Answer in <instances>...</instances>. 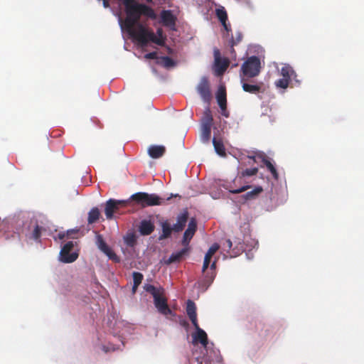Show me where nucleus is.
Segmentation results:
<instances>
[{"mask_svg":"<svg viewBox=\"0 0 364 364\" xmlns=\"http://www.w3.org/2000/svg\"><path fill=\"white\" fill-rule=\"evenodd\" d=\"M122 1L127 16L121 23L122 28L124 29L134 40L146 42L145 35L153 38V34L146 30V26L140 23L139 20L142 15L155 19L156 15L154 9L146 4H139L134 0Z\"/></svg>","mask_w":364,"mask_h":364,"instance_id":"f257e3e1","label":"nucleus"},{"mask_svg":"<svg viewBox=\"0 0 364 364\" xmlns=\"http://www.w3.org/2000/svg\"><path fill=\"white\" fill-rule=\"evenodd\" d=\"M130 199L142 208L160 205H162L164 202V199L160 198L156 194H149L145 192L136 193L131 196Z\"/></svg>","mask_w":364,"mask_h":364,"instance_id":"f03ea898","label":"nucleus"},{"mask_svg":"<svg viewBox=\"0 0 364 364\" xmlns=\"http://www.w3.org/2000/svg\"><path fill=\"white\" fill-rule=\"evenodd\" d=\"M240 78H252L259 75L261 70V62L258 57L251 56L241 66Z\"/></svg>","mask_w":364,"mask_h":364,"instance_id":"7ed1b4c3","label":"nucleus"},{"mask_svg":"<svg viewBox=\"0 0 364 364\" xmlns=\"http://www.w3.org/2000/svg\"><path fill=\"white\" fill-rule=\"evenodd\" d=\"M213 124V117L209 107L203 112L201 124L200 140L203 143H208L211 136V127Z\"/></svg>","mask_w":364,"mask_h":364,"instance_id":"20e7f679","label":"nucleus"},{"mask_svg":"<svg viewBox=\"0 0 364 364\" xmlns=\"http://www.w3.org/2000/svg\"><path fill=\"white\" fill-rule=\"evenodd\" d=\"M128 200L109 199L105 203V213L107 220L113 218L114 213H116L122 207H126Z\"/></svg>","mask_w":364,"mask_h":364,"instance_id":"39448f33","label":"nucleus"},{"mask_svg":"<svg viewBox=\"0 0 364 364\" xmlns=\"http://www.w3.org/2000/svg\"><path fill=\"white\" fill-rule=\"evenodd\" d=\"M74 247V242L72 241L68 242L62 247L60 252V259L64 263H71L75 262L78 257V253L73 252L70 253V251Z\"/></svg>","mask_w":364,"mask_h":364,"instance_id":"423d86ee","label":"nucleus"},{"mask_svg":"<svg viewBox=\"0 0 364 364\" xmlns=\"http://www.w3.org/2000/svg\"><path fill=\"white\" fill-rule=\"evenodd\" d=\"M146 30L153 34L154 37H149V36L145 35L146 42L141 41V40H135L140 44L141 46H146L149 42L154 43L159 46H164L165 43L166 38L164 36L163 29L159 28L156 30V33L155 34L154 31L146 26Z\"/></svg>","mask_w":364,"mask_h":364,"instance_id":"0eeeda50","label":"nucleus"},{"mask_svg":"<svg viewBox=\"0 0 364 364\" xmlns=\"http://www.w3.org/2000/svg\"><path fill=\"white\" fill-rule=\"evenodd\" d=\"M217 102L220 108L221 114L225 117H229L230 113L227 109V93L224 85H220L215 95Z\"/></svg>","mask_w":364,"mask_h":364,"instance_id":"6e6552de","label":"nucleus"},{"mask_svg":"<svg viewBox=\"0 0 364 364\" xmlns=\"http://www.w3.org/2000/svg\"><path fill=\"white\" fill-rule=\"evenodd\" d=\"M197 92L202 100L207 103H210L212 99L210 83L207 77H203L197 86Z\"/></svg>","mask_w":364,"mask_h":364,"instance_id":"1a4fd4ad","label":"nucleus"},{"mask_svg":"<svg viewBox=\"0 0 364 364\" xmlns=\"http://www.w3.org/2000/svg\"><path fill=\"white\" fill-rule=\"evenodd\" d=\"M154 304L158 311L164 316L173 315L172 310L169 308L167 299L162 294L159 295L154 299Z\"/></svg>","mask_w":364,"mask_h":364,"instance_id":"9d476101","label":"nucleus"},{"mask_svg":"<svg viewBox=\"0 0 364 364\" xmlns=\"http://www.w3.org/2000/svg\"><path fill=\"white\" fill-rule=\"evenodd\" d=\"M197 230V223L195 218H191L188 223V228L183 234L181 244L183 247H190L189 243Z\"/></svg>","mask_w":364,"mask_h":364,"instance_id":"9b49d317","label":"nucleus"},{"mask_svg":"<svg viewBox=\"0 0 364 364\" xmlns=\"http://www.w3.org/2000/svg\"><path fill=\"white\" fill-rule=\"evenodd\" d=\"M97 245L98 248L105 253L110 259H112L115 262H119V259L117 255L114 253V251L107 245L105 241L104 240L103 237L101 235H97Z\"/></svg>","mask_w":364,"mask_h":364,"instance_id":"f8f14e48","label":"nucleus"},{"mask_svg":"<svg viewBox=\"0 0 364 364\" xmlns=\"http://www.w3.org/2000/svg\"><path fill=\"white\" fill-rule=\"evenodd\" d=\"M161 19L164 26L176 30V17L171 10H163L161 13Z\"/></svg>","mask_w":364,"mask_h":364,"instance_id":"ddd939ff","label":"nucleus"},{"mask_svg":"<svg viewBox=\"0 0 364 364\" xmlns=\"http://www.w3.org/2000/svg\"><path fill=\"white\" fill-rule=\"evenodd\" d=\"M193 326L196 332L192 334L193 342L194 343H200L203 347L206 348L208 343L207 333L200 328L198 323Z\"/></svg>","mask_w":364,"mask_h":364,"instance_id":"4468645a","label":"nucleus"},{"mask_svg":"<svg viewBox=\"0 0 364 364\" xmlns=\"http://www.w3.org/2000/svg\"><path fill=\"white\" fill-rule=\"evenodd\" d=\"M191 247H183L180 251L173 252L168 259L165 261L166 264L176 263L181 262L183 257L187 255L190 252Z\"/></svg>","mask_w":364,"mask_h":364,"instance_id":"2eb2a0df","label":"nucleus"},{"mask_svg":"<svg viewBox=\"0 0 364 364\" xmlns=\"http://www.w3.org/2000/svg\"><path fill=\"white\" fill-rule=\"evenodd\" d=\"M249 78H245L244 77H242L240 78L242 87L245 92H249L251 94H257L259 93L261 91V84H250L247 83V81Z\"/></svg>","mask_w":364,"mask_h":364,"instance_id":"dca6fc26","label":"nucleus"},{"mask_svg":"<svg viewBox=\"0 0 364 364\" xmlns=\"http://www.w3.org/2000/svg\"><path fill=\"white\" fill-rule=\"evenodd\" d=\"M186 313L192 324L196 326V323H198L196 306L195 303L191 300H188L187 301Z\"/></svg>","mask_w":364,"mask_h":364,"instance_id":"f3484780","label":"nucleus"},{"mask_svg":"<svg viewBox=\"0 0 364 364\" xmlns=\"http://www.w3.org/2000/svg\"><path fill=\"white\" fill-rule=\"evenodd\" d=\"M188 218V213L187 211L178 215L177 217V222L173 226V231L176 232L182 231L186 226Z\"/></svg>","mask_w":364,"mask_h":364,"instance_id":"a211bd4d","label":"nucleus"},{"mask_svg":"<svg viewBox=\"0 0 364 364\" xmlns=\"http://www.w3.org/2000/svg\"><path fill=\"white\" fill-rule=\"evenodd\" d=\"M166 152L165 146L162 145H151L148 149V154L152 159H159Z\"/></svg>","mask_w":364,"mask_h":364,"instance_id":"6ab92c4d","label":"nucleus"},{"mask_svg":"<svg viewBox=\"0 0 364 364\" xmlns=\"http://www.w3.org/2000/svg\"><path fill=\"white\" fill-rule=\"evenodd\" d=\"M154 230V225L150 220H142L139 226V232L142 235H149Z\"/></svg>","mask_w":364,"mask_h":364,"instance_id":"aec40b11","label":"nucleus"},{"mask_svg":"<svg viewBox=\"0 0 364 364\" xmlns=\"http://www.w3.org/2000/svg\"><path fill=\"white\" fill-rule=\"evenodd\" d=\"M213 144L215 149V152L220 156L225 157L226 156V150L221 139H217L213 137Z\"/></svg>","mask_w":364,"mask_h":364,"instance_id":"412c9836","label":"nucleus"},{"mask_svg":"<svg viewBox=\"0 0 364 364\" xmlns=\"http://www.w3.org/2000/svg\"><path fill=\"white\" fill-rule=\"evenodd\" d=\"M161 229H162V233L159 235V240H163L165 239L168 238L171 235L173 230V227L171 226L170 223L168 221H164L161 223Z\"/></svg>","mask_w":364,"mask_h":364,"instance_id":"4be33fe9","label":"nucleus"},{"mask_svg":"<svg viewBox=\"0 0 364 364\" xmlns=\"http://www.w3.org/2000/svg\"><path fill=\"white\" fill-rule=\"evenodd\" d=\"M242 33L237 31L235 32V36H232L231 40L229 42L230 46V52L232 55H235V50L234 49V46H237L239 43H240L242 40Z\"/></svg>","mask_w":364,"mask_h":364,"instance_id":"5701e85b","label":"nucleus"},{"mask_svg":"<svg viewBox=\"0 0 364 364\" xmlns=\"http://www.w3.org/2000/svg\"><path fill=\"white\" fill-rule=\"evenodd\" d=\"M263 191L261 186H256L252 191L247 192L242 196L245 200H251L257 198L258 196Z\"/></svg>","mask_w":364,"mask_h":364,"instance_id":"b1692460","label":"nucleus"},{"mask_svg":"<svg viewBox=\"0 0 364 364\" xmlns=\"http://www.w3.org/2000/svg\"><path fill=\"white\" fill-rule=\"evenodd\" d=\"M144 289L146 291L151 294L153 296L154 299L158 296L159 295L164 294L163 288L157 289L152 284H146L144 286Z\"/></svg>","mask_w":364,"mask_h":364,"instance_id":"393cba45","label":"nucleus"},{"mask_svg":"<svg viewBox=\"0 0 364 364\" xmlns=\"http://www.w3.org/2000/svg\"><path fill=\"white\" fill-rule=\"evenodd\" d=\"M100 216V212L98 208L95 207L92 208L89 213H88V218H87V222L89 224H92L97 222Z\"/></svg>","mask_w":364,"mask_h":364,"instance_id":"a878e982","label":"nucleus"},{"mask_svg":"<svg viewBox=\"0 0 364 364\" xmlns=\"http://www.w3.org/2000/svg\"><path fill=\"white\" fill-rule=\"evenodd\" d=\"M262 161L266 166L269 172L272 173L274 178L277 180L279 178V174L277 173L276 168L271 163V161L266 156L262 157Z\"/></svg>","mask_w":364,"mask_h":364,"instance_id":"bb28decb","label":"nucleus"},{"mask_svg":"<svg viewBox=\"0 0 364 364\" xmlns=\"http://www.w3.org/2000/svg\"><path fill=\"white\" fill-rule=\"evenodd\" d=\"M294 73H295L294 70L289 65H284L282 68L281 72H280V74L283 77L287 78L289 80H291V76Z\"/></svg>","mask_w":364,"mask_h":364,"instance_id":"cd10ccee","label":"nucleus"},{"mask_svg":"<svg viewBox=\"0 0 364 364\" xmlns=\"http://www.w3.org/2000/svg\"><path fill=\"white\" fill-rule=\"evenodd\" d=\"M124 241L128 247H134L136 245V237L134 232H129L124 237Z\"/></svg>","mask_w":364,"mask_h":364,"instance_id":"c85d7f7f","label":"nucleus"},{"mask_svg":"<svg viewBox=\"0 0 364 364\" xmlns=\"http://www.w3.org/2000/svg\"><path fill=\"white\" fill-rule=\"evenodd\" d=\"M215 14L220 23L228 21V14L223 6H220L215 9Z\"/></svg>","mask_w":364,"mask_h":364,"instance_id":"c756f323","label":"nucleus"},{"mask_svg":"<svg viewBox=\"0 0 364 364\" xmlns=\"http://www.w3.org/2000/svg\"><path fill=\"white\" fill-rule=\"evenodd\" d=\"M220 245L218 243H214L206 252L204 259L210 262L213 255L219 250Z\"/></svg>","mask_w":364,"mask_h":364,"instance_id":"7c9ffc66","label":"nucleus"},{"mask_svg":"<svg viewBox=\"0 0 364 364\" xmlns=\"http://www.w3.org/2000/svg\"><path fill=\"white\" fill-rule=\"evenodd\" d=\"M43 230H44L43 228L39 226L38 225H36L30 236V238L36 241H39Z\"/></svg>","mask_w":364,"mask_h":364,"instance_id":"2f4dec72","label":"nucleus"},{"mask_svg":"<svg viewBox=\"0 0 364 364\" xmlns=\"http://www.w3.org/2000/svg\"><path fill=\"white\" fill-rule=\"evenodd\" d=\"M290 81L291 80H288L287 78L282 77L275 82V85L277 87L286 89L288 87Z\"/></svg>","mask_w":364,"mask_h":364,"instance_id":"473e14b6","label":"nucleus"},{"mask_svg":"<svg viewBox=\"0 0 364 364\" xmlns=\"http://www.w3.org/2000/svg\"><path fill=\"white\" fill-rule=\"evenodd\" d=\"M161 63L164 67L168 68L175 65V62L172 58L168 56H164L161 58Z\"/></svg>","mask_w":364,"mask_h":364,"instance_id":"72a5a7b5","label":"nucleus"},{"mask_svg":"<svg viewBox=\"0 0 364 364\" xmlns=\"http://www.w3.org/2000/svg\"><path fill=\"white\" fill-rule=\"evenodd\" d=\"M132 276H133V282H134V284H135V286L136 285L139 286L144 279L143 274L138 272H134L132 274Z\"/></svg>","mask_w":364,"mask_h":364,"instance_id":"f704fd0d","label":"nucleus"},{"mask_svg":"<svg viewBox=\"0 0 364 364\" xmlns=\"http://www.w3.org/2000/svg\"><path fill=\"white\" fill-rule=\"evenodd\" d=\"M258 168H246L245 170L241 172V176L242 177L245 176H255L257 173Z\"/></svg>","mask_w":364,"mask_h":364,"instance_id":"c9c22d12","label":"nucleus"},{"mask_svg":"<svg viewBox=\"0 0 364 364\" xmlns=\"http://www.w3.org/2000/svg\"><path fill=\"white\" fill-rule=\"evenodd\" d=\"M250 186H242L241 188H237V189H229V191L231 193H234V194H237V193H242L247 190H248L249 188H250Z\"/></svg>","mask_w":364,"mask_h":364,"instance_id":"e433bc0d","label":"nucleus"},{"mask_svg":"<svg viewBox=\"0 0 364 364\" xmlns=\"http://www.w3.org/2000/svg\"><path fill=\"white\" fill-rule=\"evenodd\" d=\"M232 246V241L230 239L225 240L223 244V248L225 251H229Z\"/></svg>","mask_w":364,"mask_h":364,"instance_id":"4c0bfd02","label":"nucleus"},{"mask_svg":"<svg viewBox=\"0 0 364 364\" xmlns=\"http://www.w3.org/2000/svg\"><path fill=\"white\" fill-rule=\"evenodd\" d=\"M144 58L146 59H156L157 58V53L154 51L149 53L145 54Z\"/></svg>","mask_w":364,"mask_h":364,"instance_id":"58836bf2","label":"nucleus"},{"mask_svg":"<svg viewBox=\"0 0 364 364\" xmlns=\"http://www.w3.org/2000/svg\"><path fill=\"white\" fill-rule=\"evenodd\" d=\"M228 65H229V62L228 60H224L223 62H222L220 65V71L221 73H223L224 71L226 70V69L228 68Z\"/></svg>","mask_w":364,"mask_h":364,"instance_id":"ea45409f","label":"nucleus"},{"mask_svg":"<svg viewBox=\"0 0 364 364\" xmlns=\"http://www.w3.org/2000/svg\"><path fill=\"white\" fill-rule=\"evenodd\" d=\"M77 232V230H69L67 232H65V235L67 238H74L72 235L76 234Z\"/></svg>","mask_w":364,"mask_h":364,"instance_id":"a19ab883","label":"nucleus"},{"mask_svg":"<svg viewBox=\"0 0 364 364\" xmlns=\"http://www.w3.org/2000/svg\"><path fill=\"white\" fill-rule=\"evenodd\" d=\"M214 275L209 276L208 274L205 275V281L208 284V285H210V283L213 282L214 279Z\"/></svg>","mask_w":364,"mask_h":364,"instance_id":"79ce46f5","label":"nucleus"},{"mask_svg":"<svg viewBox=\"0 0 364 364\" xmlns=\"http://www.w3.org/2000/svg\"><path fill=\"white\" fill-rule=\"evenodd\" d=\"M210 261L209 260H205L204 259V261H203V268H202V271L203 272H205L206 271V269H208L209 264H210Z\"/></svg>","mask_w":364,"mask_h":364,"instance_id":"37998d69","label":"nucleus"},{"mask_svg":"<svg viewBox=\"0 0 364 364\" xmlns=\"http://www.w3.org/2000/svg\"><path fill=\"white\" fill-rule=\"evenodd\" d=\"M225 30L228 33L231 31V26L230 23H228L227 21H225L224 23H221Z\"/></svg>","mask_w":364,"mask_h":364,"instance_id":"c03bdc74","label":"nucleus"},{"mask_svg":"<svg viewBox=\"0 0 364 364\" xmlns=\"http://www.w3.org/2000/svg\"><path fill=\"white\" fill-rule=\"evenodd\" d=\"M66 237L65 232H60L58 235V238L59 240H64Z\"/></svg>","mask_w":364,"mask_h":364,"instance_id":"a18cd8bd","label":"nucleus"},{"mask_svg":"<svg viewBox=\"0 0 364 364\" xmlns=\"http://www.w3.org/2000/svg\"><path fill=\"white\" fill-rule=\"evenodd\" d=\"M102 3H103V6L105 8H109L110 6L109 5V2L108 0H102Z\"/></svg>","mask_w":364,"mask_h":364,"instance_id":"49530a36","label":"nucleus"},{"mask_svg":"<svg viewBox=\"0 0 364 364\" xmlns=\"http://www.w3.org/2000/svg\"><path fill=\"white\" fill-rule=\"evenodd\" d=\"M139 285H136L134 284H133V286H132V294H135L136 290H137V288H138Z\"/></svg>","mask_w":364,"mask_h":364,"instance_id":"de8ad7c7","label":"nucleus"},{"mask_svg":"<svg viewBox=\"0 0 364 364\" xmlns=\"http://www.w3.org/2000/svg\"><path fill=\"white\" fill-rule=\"evenodd\" d=\"M216 267V262L214 261L211 264H210V269H215Z\"/></svg>","mask_w":364,"mask_h":364,"instance_id":"09e8293b","label":"nucleus"},{"mask_svg":"<svg viewBox=\"0 0 364 364\" xmlns=\"http://www.w3.org/2000/svg\"><path fill=\"white\" fill-rule=\"evenodd\" d=\"M216 63H217V64H218V65H219V63H220L219 60H216Z\"/></svg>","mask_w":364,"mask_h":364,"instance_id":"8fccbe9b","label":"nucleus"},{"mask_svg":"<svg viewBox=\"0 0 364 364\" xmlns=\"http://www.w3.org/2000/svg\"><path fill=\"white\" fill-rule=\"evenodd\" d=\"M147 2H151L152 0H146Z\"/></svg>","mask_w":364,"mask_h":364,"instance_id":"3c124183","label":"nucleus"},{"mask_svg":"<svg viewBox=\"0 0 364 364\" xmlns=\"http://www.w3.org/2000/svg\"><path fill=\"white\" fill-rule=\"evenodd\" d=\"M187 322L186 321H184V325H187Z\"/></svg>","mask_w":364,"mask_h":364,"instance_id":"603ef678","label":"nucleus"}]
</instances>
